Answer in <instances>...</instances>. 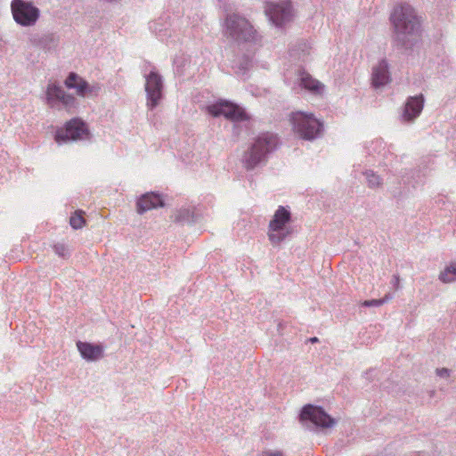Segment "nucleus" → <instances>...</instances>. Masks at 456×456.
Returning <instances> with one entry per match:
<instances>
[{
    "label": "nucleus",
    "mask_w": 456,
    "mask_h": 456,
    "mask_svg": "<svg viewBox=\"0 0 456 456\" xmlns=\"http://www.w3.org/2000/svg\"><path fill=\"white\" fill-rule=\"evenodd\" d=\"M297 83L301 89L314 95H322L324 91V85L303 69L297 72Z\"/></svg>",
    "instance_id": "4468645a"
},
{
    "label": "nucleus",
    "mask_w": 456,
    "mask_h": 456,
    "mask_svg": "<svg viewBox=\"0 0 456 456\" xmlns=\"http://www.w3.org/2000/svg\"><path fill=\"white\" fill-rule=\"evenodd\" d=\"M265 12L273 24L281 26L292 18L291 2L281 0L279 3H267Z\"/></svg>",
    "instance_id": "9b49d317"
},
{
    "label": "nucleus",
    "mask_w": 456,
    "mask_h": 456,
    "mask_svg": "<svg viewBox=\"0 0 456 456\" xmlns=\"http://www.w3.org/2000/svg\"><path fill=\"white\" fill-rule=\"evenodd\" d=\"M277 143L278 138L272 133L258 135L242 156L244 167L250 170L265 162L267 155L276 149Z\"/></svg>",
    "instance_id": "f03ea898"
},
{
    "label": "nucleus",
    "mask_w": 456,
    "mask_h": 456,
    "mask_svg": "<svg viewBox=\"0 0 456 456\" xmlns=\"http://www.w3.org/2000/svg\"><path fill=\"white\" fill-rule=\"evenodd\" d=\"M363 175L366 177L369 188L376 189L382 185V178L372 170H366Z\"/></svg>",
    "instance_id": "412c9836"
},
{
    "label": "nucleus",
    "mask_w": 456,
    "mask_h": 456,
    "mask_svg": "<svg viewBox=\"0 0 456 456\" xmlns=\"http://www.w3.org/2000/svg\"><path fill=\"white\" fill-rule=\"evenodd\" d=\"M31 43L43 49H50L57 45L58 39L53 34H45L42 36H34L30 38Z\"/></svg>",
    "instance_id": "6ab92c4d"
},
{
    "label": "nucleus",
    "mask_w": 456,
    "mask_h": 456,
    "mask_svg": "<svg viewBox=\"0 0 456 456\" xmlns=\"http://www.w3.org/2000/svg\"><path fill=\"white\" fill-rule=\"evenodd\" d=\"M318 341H319V339H318V338H316V337H314V338H310V342H311V343H316V342H318Z\"/></svg>",
    "instance_id": "c756f323"
},
{
    "label": "nucleus",
    "mask_w": 456,
    "mask_h": 456,
    "mask_svg": "<svg viewBox=\"0 0 456 456\" xmlns=\"http://www.w3.org/2000/svg\"><path fill=\"white\" fill-rule=\"evenodd\" d=\"M53 250L56 255H58L61 257L66 258L69 256V249L66 247V245L62 243H57L53 246Z\"/></svg>",
    "instance_id": "a878e982"
},
{
    "label": "nucleus",
    "mask_w": 456,
    "mask_h": 456,
    "mask_svg": "<svg viewBox=\"0 0 456 456\" xmlns=\"http://www.w3.org/2000/svg\"><path fill=\"white\" fill-rule=\"evenodd\" d=\"M294 132L302 139L312 141L322 135L323 125L313 114L297 111L291 114Z\"/></svg>",
    "instance_id": "39448f33"
},
{
    "label": "nucleus",
    "mask_w": 456,
    "mask_h": 456,
    "mask_svg": "<svg viewBox=\"0 0 456 456\" xmlns=\"http://www.w3.org/2000/svg\"><path fill=\"white\" fill-rule=\"evenodd\" d=\"M164 201L159 194L154 192H147L142 195L136 203L137 213L142 215L151 209L163 207Z\"/></svg>",
    "instance_id": "f3484780"
},
{
    "label": "nucleus",
    "mask_w": 456,
    "mask_h": 456,
    "mask_svg": "<svg viewBox=\"0 0 456 456\" xmlns=\"http://www.w3.org/2000/svg\"><path fill=\"white\" fill-rule=\"evenodd\" d=\"M372 85L374 87H380L390 81L388 63L387 60L382 59L372 69Z\"/></svg>",
    "instance_id": "a211bd4d"
},
{
    "label": "nucleus",
    "mask_w": 456,
    "mask_h": 456,
    "mask_svg": "<svg viewBox=\"0 0 456 456\" xmlns=\"http://www.w3.org/2000/svg\"><path fill=\"white\" fill-rule=\"evenodd\" d=\"M173 221L179 224H190L193 222V214L189 208H180L172 216Z\"/></svg>",
    "instance_id": "aec40b11"
},
{
    "label": "nucleus",
    "mask_w": 456,
    "mask_h": 456,
    "mask_svg": "<svg viewBox=\"0 0 456 456\" xmlns=\"http://www.w3.org/2000/svg\"><path fill=\"white\" fill-rule=\"evenodd\" d=\"M262 456H283V454L281 452H263Z\"/></svg>",
    "instance_id": "c85d7f7f"
},
{
    "label": "nucleus",
    "mask_w": 456,
    "mask_h": 456,
    "mask_svg": "<svg viewBox=\"0 0 456 456\" xmlns=\"http://www.w3.org/2000/svg\"><path fill=\"white\" fill-rule=\"evenodd\" d=\"M163 82L161 77L155 71L146 76L145 91L147 94V106L152 110L162 98Z\"/></svg>",
    "instance_id": "f8f14e48"
},
{
    "label": "nucleus",
    "mask_w": 456,
    "mask_h": 456,
    "mask_svg": "<svg viewBox=\"0 0 456 456\" xmlns=\"http://www.w3.org/2000/svg\"><path fill=\"white\" fill-rule=\"evenodd\" d=\"M390 20L394 26V40L397 46L409 48L419 30V20L415 10L408 4L395 7Z\"/></svg>",
    "instance_id": "f257e3e1"
},
{
    "label": "nucleus",
    "mask_w": 456,
    "mask_h": 456,
    "mask_svg": "<svg viewBox=\"0 0 456 456\" xmlns=\"http://www.w3.org/2000/svg\"><path fill=\"white\" fill-rule=\"evenodd\" d=\"M300 420L310 421L316 427L322 428L333 427L337 421L324 411L322 407L307 404L303 407L300 413Z\"/></svg>",
    "instance_id": "1a4fd4ad"
},
{
    "label": "nucleus",
    "mask_w": 456,
    "mask_h": 456,
    "mask_svg": "<svg viewBox=\"0 0 456 456\" xmlns=\"http://www.w3.org/2000/svg\"><path fill=\"white\" fill-rule=\"evenodd\" d=\"M82 211L76 212L72 216L69 218V224L74 229H80L84 226L86 221L84 217L82 216Z\"/></svg>",
    "instance_id": "5701e85b"
},
{
    "label": "nucleus",
    "mask_w": 456,
    "mask_h": 456,
    "mask_svg": "<svg viewBox=\"0 0 456 456\" xmlns=\"http://www.w3.org/2000/svg\"><path fill=\"white\" fill-rule=\"evenodd\" d=\"M393 297V295L391 294H387L383 298L381 299H371V300H365L363 303H362V305L363 306H367V307H370V306H374V307H377V306H380L382 305L384 303L387 302L388 300H390L391 298Z\"/></svg>",
    "instance_id": "b1692460"
},
{
    "label": "nucleus",
    "mask_w": 456,
    "mask_h": 456,
    "mask_svg": "<svg viewBox=\"0 0 456 456\" xmlns=\"http://www.w3.org/2000/svg\"><path fill=\"white\" fill-rule=\"evenodd\" d=\"M77 347L81 356L87 362H96L104 356V346L102 344L77 341Z\"/></svg>",
    "instance_id": "2eb2a0df"
},
{
    "label": "nucleus",
    "mask_w": 456,
    "mask_h": 456,
    "mask_svg": "<svg viewBox=\"0 0 456 456\" xmlns=\"http://www.w3.org/2000/svg\"><path fill=\"white\" fill-rule=\"evenodd\" d=\"M436 374L441 378H447L450 375V370L446 368L437 369Z\"/></svg>",
    "instance_id": "bb28decb"
},
{
    "label": "nucleus",
    "mask_w": 456,
    "mask_h": 456,
    "mask_svg": "<svg viewBox=\"0 0 456 456\" xmlns=\"http://www.w3.org/2000/svg\"><path fill=\"white\" fill-rule=\"evenodd\" d=\"M253 52H250L248 54H245L242 57V60L240 61L239 69L245 72L252 66V59H253Z\"/></svg>",
    "instance_id": "393cba45"
},
{
    "label": "nucleus",
    "mask_w": 456,
    "mask_h": 456,
    "mask_svg": "<svg viewBox=\"0 0 456 456\" xmlns=\"http://www.w3.org/2000/svg\"><path fill=\"white\" fill-rule=\"evenodd\" d=\"M61 103L62 107L69 112H71L77 106V99L65 91L58 85L50 83L46 89V103L51 107H56V103Z\"/></svg>",
    "instance_id": "6e6552de"
},
{
    "label": "nucleus",
    "mask_w": 456,
    "mask_h": 456,
    "mask_svg": "<svg viewBox=\"0 0 456 456\" xmlns=\"http://www.w3.org/2000/svg\"><path fill=\"white\" fill-rule=\"evenodd\" d=\"M290 221V212L284 207L280 206L268 225L267 235L273 246L280 245L286 238L292 234L293 229L289 225Z\"/></svg>",
    "instance_id": "20e7f679"
},
{
    "label": "nucleus",
    "mask_w": 456,
    "mask_h": 456,
    "mask_svg": "<svg viewBox=\"0 0 456 456\" xmlns=\"http://www.w3.org/2000/svg\"><path fill=\"white\" fill-rule=\"evenodd\" d=\"M208 112L213 117L224 116L232 121H243L248 119L246 111L239 105L228 101H220L207 107Z\"/></svg>",
    "instance_id": "0eeeda50"
},
{
    "label": "nucleus",
    "mask_w": 456,
    "mask_h": 456,
    "mask_svg": "<svg viewBox=\"0 0 456 456\" xmlns=\"http://www.w3.org/2000/svg\"><path fill=\"white\" fill-rule=\"evenodd\" d=\"M65 86L68 88L75 89L79 96H87L96 94L99 87L91 86L84 78L77 74L71 72L65 80Z\"/></svg>",
    "instance_id": "ddd939ff"
},
{
    "label": "nucleus",
    "mask_w": 456,
    "mask_h": 456,
    "mask_svg": "<svg viewBox=\"0 0 456 456\" xmlns=\"http://www.w3.org/2000/svg\"><path fill=\"white\" fill-rule=\"evenodd\" d=\"M11 8L14 20L21 26H33L39 18V9L30 2L12 0Z\"/></svg>",
    "instance_id": "423d86ee"
},
{
    "label": "nucleus",
    "mask_w": 456,
    "mask_h": 456,
    "mask_svg": "<svg viewBox=\"0 0 456 456\" xmlns=\"http://www.w3.org/2000/svg\"><path fill=\"white\" fill-rule=\"evenodd\" d=\"M87 134L88 129L86 123L79 118H73L66 124L64 128L56 132L55 141L58 143L76 141L82 139Z\"/></svg>",
    "instance_id": "9d476101"
},
{
    "label": "nucleus",
    "mask_w": 456,
    "mask_h": 456,
    "mask_svg": "<svg viewBox=\"0 0 456 456\" xmlns=\"http://www.w3.org/2000/svg\"><path fill=\"white\" fill-rule=\"evenodd\" d=\"M439 279L445 283L456 281V264L447 266L444 271L440 273Z\"/></svg>",
    "instance_id": "4be33fe9"
},
{
    "label": "nucleus",
    "mask_w": 456,
    "mask_h": 456,
    "mask_svg": "<svg viewBox=\"0 0 456 456\" xmlns=\"http://www.w3.org/2000/svg\"><path fill=\"white\" fill-rule=\"evenodd\" d=\"M424 106V96L423 94L410 96L405 104L403 112V118L405 121H413L419 116Z\"/></svg>",
    "instance_id": "dca6fc26"
},
{
    "label": "nucleus",
    "mask_w": 456,
    "mask_h": 456,
    "mask_svg": "<svg viewBox=\"0 0 456 456\" xmlns=\"http://www.w3.org/2000/svg\"><path fill=\"white\" fill-rule=\"evenodd\" d=\"M224 26V34L239 44L256 43L257 40L256 29L247 19L239 14L227 15Z\"/></svg>",
    "instance_id": "7ed1b4c3"
},
{
    "label": "nucleus",
    "mask_w": 456,
    "mask_h": 456,
    "mask_svg": "<svg viewBox=\"0 0 456 456\" xmlns=\"http://www.w3.org/2000/svg\"><path fill=\"white\" fill-rule=\"evenodd\" d=\"M391 282L395 289H399L400 278L398 275L395 274Z\"/></svg>",
    "instance_id": "cd10ccee"
}]
</instances>
